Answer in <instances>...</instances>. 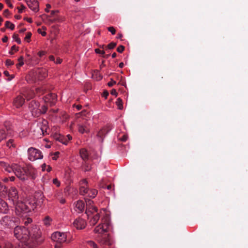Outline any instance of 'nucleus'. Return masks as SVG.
<instances>
[{"label":"nucleus","mask_w":248,"mask_h":248,"mask_svg":"<svg viewBox=\"0 0 248 248\" xmlns=\"http://www.w3.org/2000/svg\"><path fill=\"white\" fill-rule=\"evenodd\" d=\"M34 95V93L32 91H30L29 92L28 94L25 95V96L26 97V98H27V100H29V99H30L31 98H32V97H33Z\"/></svg>","instance_id":"72a5a7b5"},{"label":"nucleus","mask_w":248,"mask_h":248,"mask_svg":"<svg viewBox=\"0 0 248 248\" xmlns=\"http://www.w3.org/2000/svg\"><path fill=\"white\" fill-rule=\"evenodd\" d=\"M95 52L97 54H100L101 55L105 54V51L104 50H101L98 48H96L95 49Z\"/></svg>","instance_id":"a18cd8bd"},{"label":"nucleus","mask_w":248,"mask_h":248,"mask_svg":"<svg viewBox=\"0 0 248 248\" xmlns=\"http://www.w3.org/2000/svg\"><path fill=\"white\" fill-rule=\"evenodd\" d=\"M44 99L45 102L53 105L57 99V95L54 93H49L44 97Z\"/></svg>","instance_id":"a211bd4d"},{"label":"nucleus","mask_w":248,"mask_h":248,"mask_svg":"<svg viewBox=\"0 0 248 248\" xmlns=\"http://www.w3.org/2000/svg\"><path fill=\"white\" fill-rule=\"evenodd\" d=\"M51 238L56 242L55 248H61L62 244L66 241L67 235L64 232H56L52 234Z\"/></svg>","instance_id":"39448f33"},{"label":"nucleus","mask_w":248,"mask_h":248,"mask_svg":"<svg viewBox=\"0 0 248 248\" xmlns=\"http://www.w3.org/2000/svg\"><path fill=\"white\" fill-rule=\"evenodd\" d=\"M89 214L90 216L93 215V216L91 217V219L90 220V225L94 226L97 223V222L99 220L100 217V214L99 213L97 212V211H96V212H94L93 214H91V213H90Z\"/></svg>","instance_id":"4be33fe9"},{"label":"nucleus","mask_w":248,"mask_h":248,"mask_svg":"<svg viewBox=\"0 0 248 248\" xmlns=\"http://www.w3.org/2000/svg\"><path fill=\"white\" fill-rule=\"evenodd\" d=\"M53 183L56 185L57 186H59L60 185V182L57 178L54 179L53 180Z\"/></svg>","instance_id":"c03bdc74"},{"label":"nucleus","mask_w":248,"mask_h":248,"mask_svg":"<svg viewBox=\"0 0 248 248\" xmlns=\"http://www.w3.org/2000/svg\"><path fill=\"white\" fill-rule=\"evenodd\" d=\"M124 46L121 45L119 46L117 48V51L119 53H122L124 50Z\"/></svg>","instance_id":"a19ab883"},{"label":"nucleus","mask_w":248,"mask_h":248,"mask_svg":"<svg viewBox=\"0 0 248 248\" xmlns=\"http://www.w3.org/2000/svg\"><path fill=\"white\" fill-rule=\"evenodd\" d=\"M58 13V11H52L51 12V16H54V18L53 19L50 20V22L51 23L55 22L57 21H59V19L57 17H55V14L56 13Z\"/></svg>","instance_id":"cd10ccee"},{"label":"nucleus","mask_w":248,"mask_h":248,"mask_svg":"<svg viewBox=\"0 0 248 248\" xmlns=\"http://www.w3.org/2000/svg\"><path fill=\"white\" fill-rule=\"evenodd\" d=\"M14 205H15V212L17 215H20L22 213H26L33 210V205H31L29 200L25 202L18 200Z\"/></svg>","instance_id":"7ed1b4c3"},{"label":"nucleus","mask_w":248,"mask_h":248,"mask_svg":"<svg viewBox=\"0 0 248 248\" xmlns=\"http://www.w3.org/2000/svg\"><path fill=\"white\" fill-rule=\"evenodd\" d=\"M88 182L86 179H83L80 182V187L79 188V193L82 195H88L89 192L88 188L87 187Z\"/></svg>","instance_id":"2eb2a0df"},{"label":"nucleus","mask_w":248,"mask_h":248,"mask_svg":"<svg viewBox=\"0 0 248 248\" xmlns=\"http://www.w3.org/2000/svg\"><path fill=\"white\" fill-rule=\"evenodd\" d=\"M8 133H6L5 130L4 129H0V142L6 139V137L7 136Z\"/></svg>","instance_id":"bb28decb"},{"label":"nucleus","mask_w":248,"mask_h":248,"mask_svg":"<svg viewBox=\"0 0 248 248\" xmlns=\"http://www.w3.org/2000/svg\"><path fill=\"white\" fill-rule=\"evenodd\" d=\"M40 112V115L42 114H45L47 110V107L46 105H43L41 107V109H39Z\"/></svg>","instance_id":"473e14b6"},{"label":"nucleus","mask_w":248,"mask_h":248,"mask_svg":"<svg viewBox=\"0 0 248 248\" xmlns=\"http://www.w3.org/2000/svg\"><path fill=\"white\" fill-rule=\"evenodd\" d=\"M90 125L89 123L88 122H85L84 123L80 124H78V129L79 132L81 134H83L84 133H89L90 130L88 128V126Z\"/></svg>","instance_id":"6ab92c4d"},{"label":"nucleus","mask_w":248,"mask_h":248,"mask_svg":"<svg viewBox=\"0 0 248 248\" xmlns=\"http://www.w3.org/2000/svg\"><path fill=\"white\" fill-rule=\"evenodd\" d=\"M59 154V152H56L55 155H54V156L52 157V159L53 160H56L57 159V155Z\"/></svg>","instance_id":"69168bd1"},{"label":"nucleus","mask_w":248,"mask_h":248,"mask_svg":"<svg viewBox=\"0 0 248 248\" xmlns=\"http://www.w3.org/2000/svg\"><path fill=\"white\" fill-rule=\"evenodd\" d=\"M5 27L7 28H9L11 30H14L15 29V25L13 23H11L10 21H6L5 24Z\"/></svg>","instance_id":"2f4dec72"},{"label":"nucleus","mask_w":248,"mask_h":248,"mask_svg":"<svg viewBox=\"0 0 248 248\" xmlns=\"http://www.w3.org/2000/svg\"><path fill=\"white\" fill-rule=\"evenodd\" d=\"M29 8L36 12L39 10V4L37 0H26Z\"/></svg>","instance_id":"dca6fc26"},{"label":"nucleus","mask_w":248,"mask_h":248,"mask_svg":"<svg viewBox=\"0 0 248 248\" xmlns=\"http://www.w3.org/2000/svg\"><path fill=\"white\" fill-rule=\"evenodd\" d=\"M128 139V136L126 135H124L121 138V140L123 141H125Z\"/></svg>","instance_id":"864d4df0"},{"label":"nucleus","mask_w":248,"mask_h":248,"mask_svg":"<svg viewBox=\"0 0 248 248\" xmlns=\"http://www.w3.org/2000/svg\"><path fill=\"white\" fill-rule=\"evenodd\" d=\"M110 93L112 94V95H115L116 96H117V91L115 89H113L112 90H111V92H110Z\"/></svg>","instance_id":"5fc2aeb1"},{"label":"nucleus","mask_w":248,"mask_h":248,"mask_svg":"<svg viewBox=\"0 0 248 248\" xmlns=\"http://www.w3.org/2000/svg\"><path fill=\"white\" fill-rule=\"evenodd\" d=\"M24 58L23 56H20L18 59V61L19 62L18 63L16 64V67L18 69L20 68V67L23 65L24 64Z\"/></svg>","instance_id":"c756f323"},{"label":"nucleus","mask_w":248,"mask_h":248,"mask_svg":"<svg viewBox=\"0 0 248 248\" xmlns=\"http://www.w3.org/2000/svg\"><path fill=\"white\" fill-rule=\"evenodd\" d=\"M62 62V59H61L59 58H57L56 61H55V62L56 64H60V63H61Z\"/></svg>","instance_id":"052dcab7"},{"label":"nucleus","mask_w":248,"mask_h":248,"mask_svg":"<svg viewBox=\"0 0 248 248\" xmlns=\"http://www.w3.org/2000/svg\"><path fill=\"white\" fill-rule=\"evenodd\" d=\"M76 210L78 213L84 211L85 208L84 202L82 200L78 201L75 204Z\"/></svg>","instance_id":"412c9836"},{"label":"nucleus","mask_w":248,"mask_h":248,"mask_svg":"<svg viewBox=\"0 0 248 248\" xmlns=\"http://www.w3.org/2000/svg\"><path fill=\"white\" fill-rule=\"evenodd\" d=\"M8 211L7 203L3 200L0 199V212L6 214Z\"/></svg>","instance_id":"5701e85b"},{"label":"nucleus","mask_w":248,"mask_h":248,"mask_svg":"<svg viewBox=\"0 0 248 248\" xmlns=\"http://www.w3.org/2000/svg\"><path fill=\"white\" fill-rule=\"evenodd\" d=\"M46 52L44 51H40L38 52V54L40 57H42L43 55H45Z\"/></svg>","instance_id":"4d7b16f0"},{"label":"nucleus","mask_w":248,"mask_h":248,"mask_svg":"<svg viewBox=\"0 0 248 248\" xmlns=\"http://www.w3.org/2000/svg\"><path fill=\"white\" fill-rule=\"evenodd\" d=\"M14 165H13L11 167H8L6 168V170L9 172H10L11 171H13L14 172Z\"/></svg>","instance_id":"3c124183"},{"label":"nucleus","mask_w":248,"mask_h":248,"mask_svg":"<svg viewBox=\"0 0 248 248\" xmlns=\"http://www.w3.org/2000/svg\"><path fill=\"white\" fill-rule=\"evenodd\" d=\"M14 64V62L13 61H11V60L10 59H7L6 61V65L7 66H11V65H12Z\"/></svg>","instance_id":"37998d69"},{"label":"nucleus","mask_w":248,"mask_h":248,"mask_svg":"<svg viewBox=\"0 0 248 248\" xmlns=\"http://www.w3.org/2000/svg\"><path fill=\"white\" fill-rule=\"evenodd\" d=\"M13 37L14 39H15V41L19 44L21 43V40L18 37V35L16 34H14L13 36Z\"/></svg>","instance_id":"ea45409f"},{"label":"nucleus","mask_w":248,"mask_h":248,"mask_svg":"<svg viewBox=\"0 0 248 248\" xmlns=\"http://www.w3.org/2000/svg\"><path fill=\"white\" fill-rule=\"evenodd\" d=\"M79 154L81 157L84 161L88 160L89 153L86 149L82 148L80 149Z\"/></svg>","instance_id":"b1692460"},{"label":"nucleus","mask_w":248,"mask_h":248,"mask_svg":"<svg viewBox=\"0 0 248 248\" xmlns=\"http://www.w3.org/2000/svg\"><path fill=\"white\" fill-rule=\"evenodd\" d=\"M15 237L26 247L31 248L40 244L44 241L40 228L33 225L31 228L16 226L14 230Z\"/></svg>","instance_id":"f257e3e1"},{"label":"nucleus","mask_w":248,"mask_h":248,"mask_svg":"<svg viewBox=\"0 0 248 248\" xmlns=\"http://www.w3.org/2000/svg\"><path fill=\"white\" fill-rule=\"evenodd\" d=\"M59 140L64 144H67V140L65 137L60 136L59 138Z\"/></svg>","instance_id":"c9c22d12"},{"label":"nucleus","mask_w":248,"mask_h":248,"mask_svg":"<svg viewBox=\"0 0 248 248\" xmlns=\"http://www.w3.org/2000/svg\"><path fill=\"white\" fill-rule=\"evenodd\" d=\"M31 32H28L26 33V36L25 37V40L27 41L28 42H30V38L31 36Z\"/></svg>","instance_id":"e433bc0d"},{"label":"nucleus","mask_w":248,"mask_h":248,"mask_svg":"<svg viewBox=\"0 0 248 248\" xmlns=\"http://www.w3.org/2000/svg\"><path fill=\"white\" fill-rule=\"evenodd\" d=\"M38 31L39 33L41 34L43 36H45L46 34V32L45 31H42L41 29H39L38 30Z\"/></svg>","instance_id":"6e6d98bb"},{"label":"nucleus","mask_w":248,"mask_h":248,"mask_svg":"<svg viewBox=\"0 0 248 248\" xmlns=\"http://www.w3.org/2000/svg\"><path fill=\"white\" fill-rule=\"evenodd\" d=\"M3 15L6 16V17H7L9 15V11L8 10V9H6L4 11H3Z\"/></svg>","instance_id":"603ef678"},{"label":"nucleus","mask_w":248,"mask_h":248,"mask_svg":"<svg viewBox=\"0 0 248 248\" xmlns=\"http://www.w3.org/2000/svg\"><path fill=\"white\" fill-rule=\"evenodd\" d=\"M8 39V38L7 36H5L2 39V41L3 42H6Z\"/></svg>","instance_id":"338daca9"},{"label":"nucleus","mask_w":248,"mask_h":248,"mask_svg":"<svg viewBox=\"0 0 248 248\" xmlns=\"http://www.w3.org/2000/svg\"><path fill=\"white\" fill-rule=\"evenodd\" d=\"M0 223L5 228H11L18 224V219L16 217L5 216L0 219Z\"/></svg>","instance_id":"423d86ee"},{"label":"nucleus","mask_w":248,"mask_h":248,"mask_svg":"<svg viewBox=\"0 0 248 248\" xmlns=\"http://www.w3.org/2000/svg\"><path fill=\"white\" fill-rule=\"evenodd\" d=\"M116 81H115L114 80H113L112 78L111 79V81L110 82H109L108 83V85L109 87H111L113 85L115 84H116Z\"/></svg>","instance_id":"8fccbe9b"},{"label":"nucleus","mask_w":248,"mask_h":248,"mask_svg":"<svg viewBox=\"0 0 248 248\" xmlns=\"http://www.w3.org/2000/svg\"><path fill=\"white\" fill-rule=\"evenodd\" d=\"M28 159L31 161L42 159L43 157L42 152L38 149L30 147L28 150Z\"/></svg>","instance_id":"0eeeda50"},{"label":"nucleus","mask_w":248,"mask_h":248,"mask_svg":"<svg viewBox=\"0 0 248 248\" xmlns=\"http://www.w3.org/2000/svg\"><path fill=\"white\" fill-rule=\"evenodd\" d=\"M8 197L9 200L13 202V204H15L16 202L18 200V192L16 188L14 187H11L8 191Z\"/></svg>","instance_id":"f8f14e48"},{"label":"nucleus","mask_w":248,"mask_h":248,"mask_svg":"<svg viewBox=\"0 0 248 248\" xmlns=\"http://www.w3.org/2000/svg\"><path fill=\"white\" fill-rule=\"evenodd\" d=\"M73 225L77 229L82 230L85 228L86 222L81 218H78L74 220Z\"/></svg>","instance_id":"4468645a"},{"label":"nucleus","mask_w":248,"mask_h":248,"mask_svg":"<svg viewBox=\"0 0 248 248\" xmlns=\"http://www.w3.org/2000/svg\"><path fill=\"white\" fill-rule=\"evenodd\" d=\"M29 108L34 117H39L40 116V111L39 110V103L35 100H32L29 105Z\"/></svg>","instance_id":"9d476101"},{"label":"nucleus","mask_w":248,"mask_h":248,"mask_svg":"<svg viewBox=\"0 0 248 248\" xmlns=\"http://www.w3.org/2000/svg\"><path fill=\"white\" fill-rule=\"evenodd\" d=\"M97 194V191L95 189H89L88 196L91 198H94Z\"/></svg>","instance_id":"a878e982"},{"label":"nucleus","mask_w":248,"mask_h":248,"mask_svg":"<svg viewBox=\"0 0 248 248\" xmlns=\"http://www.w3.org/2000/svg\"><path fill=\"white\" fill-rule=\"evenodd\" d=\"M108 131L109 130H108L106 128H103L98 132L96 137L99 142L101 143L103 142L105 136L108 132Z\"/></svg>","instance_id":"aec40b11"},{"label":"nucleus","mask_w":248,"mask_h":248,"mask_svg":"<svg viewBox=\"0 0 248 248\" xmlns=\"http://www.w3.org/2000/svg\"><path fill=\"white\" fill-rule=\"evenodd\" d=\"M86 202V212L85 213L87 214L88 218H89L90 214L91 213V214H93L94 212H96L97 210V208L96 207L94 206L93 205V201L85 199Z\"/></svg>","instance_id":"9b49d317"},{"label":"nucleus","mask_w":248,"mask_h":248,"mask_svg":"<svg viewBox=\"0 0 248 248\" xmlns=\"http://www.w3.org/2000/svg\"><path fill=\"white\" fill-rule=\"evenodd\" d=\"M44 200V196L41 192H38L35 193L34 197L30 200L31 205H33V210L36 207H41Z\"/></svg>","instance_id":"6e6552de"},{"label":"nucleus","mask_w":248,"mask_h":248,"mask_svg":"<svg viewBox=\"0 0 248 248\" xmlns=\"http://www.w3.org/2000/svg\"><path fill=\"white\" fill-rule=\"evenodd\" d=\"M37 125L41 131L42 135H45L48 134V122L46 120L42 119L38 123Z\"/></svg>","instance_id":"ddd939ff"},{"label":"nucleus","mask_w":248,"mask_h":248,"mask_svg":"<svg viewBox=\"0 0 248 248\" xmlns=\"http://www.w3.org/2000/svg\"><path fill=\"white\" fill-rule=\"evenodd\" d=\"M117 45V44L114 42H111L109 43L108 45L106 47V48L109 49H112L114 48Z\"/></svg>","instance_id":"f704fd0d"},{"label":"nucleus","mask_w":248,"mask_h":248,"mask_svg":"<svg viewBox=\"0 0 248 248\" xmlns=\"http://www.w3.org/2000/svg\"><path fill=\"white\" fill-rule=\"evenodd\" d=\"M13 103L16 108H19L24 104L25 99L23 96L19 95L15 98Z\"/></svg>","instance_id":"f3484780"},{"label":"nucleus","mask_w":248,"mask_h":248,"mask_svg":"<svg viewBox=\"0 0 248 248\" xmlns=\"http://www.w3.org/2000/svg\"><path fill=\"white\" fill-rule=\"evenodd\" d=\"M52 219L49 216H46L43 219L44 224L46 226H49L51 224Z\"/></svg>","instance_id":"393cba45"},{"label":"nucleus","mask_w":248,"mask_h":248,"mask_svg":"<svg viewBox=\"0 0 248 248\" xmlns=\"http://www.w3.org/2000/svg\"><path fill=\"white\" fill-rule=\"evenodd\" d=\"M4 248H13V246L11 243L7 242L5 244Z\"/></svg>","instance_id":"49530a36"},{"label":"nucleus","mask_w":248,"mask_h":248,"mask_svg":"<svg viewBox=\"0 0 248 248\" xmlns=\"http://www.w3.org/2000/svg\"><path fill=\"white\" fill-rule=\"evenodd\" d=\"M5 2L8 5L9 7L11 8L13 7V4L10 3V0H5Z\"/></svg>","instance_id":"13d9d810"},{"label":"nucleus","mask_w":248,"mask_h":248,"mask_svg":"<svg viewBox=\"0 0 248 248\" xmlns=\"http://www.w3.org/2000/svg\"><path fill=\"white\" fill-rule=\"evenodd\" d=\"M13 169L16 177L22 181L27 179L28 175L31 173V170L28 167H22L17 164H14Z\"/></svg>","instance_id":"20e7f679"},{"label":"nucleus","mask_w":248,"mask_h":248,"mask_svg":"<svg viewBox=\"0 0 248 248\" xmlns=\"http://www.w3.org/2000/svg\"><path fill=\"white\" fill-rule=\"evenodd\" d=\"M49 59L50 61H53L55 62V58L53 56V55H50L49 57Z\"/></svg>","instance_id":"774afa93"},{"label":"nucleus","mask_w":248,"mask_h":248,"mask_svg":"<svg viewBox=\"0 0 248 248\" xmlns=\"http://www.w3.org/2000/svg\"><path fill=\"white\" fill-rule=\"evenodd\" d=\"M46 8L45 9V11L46 12H49V9L50 8L51 5L49 4H47L46 5Z\"/></svg>","instance_id":"680f3d73"},{"label":"nucleus","mask_w":248,"mask_h":248,"mask_svg":"<svg viewBox=\"0 0 248 248\" xmlns=\"http://www.w3.org/2000/svg\"><path fill=\"white\" fill-rule=\"evenodd\" d=\"M17 9L18 13H21L23 12V10L25 8V7L23 5H21L20 7H18Z\"/></svg>","instance_id":"de8ad7c7"},{"label":"nucleus","mask_w":248,"mask_h":248,"mask_svg":"<svg viewBox=\"0 0 248 248\" xmlns=\"http://www.w3.org/2000/svg\"><path fill=\"white\" fill-rule=\"evenodd\" d=\"M109 225V218L108 217H106L102 219L101 223L96 227L94 230L95 233L99 234L96 238L97 241L102 245L111 246L112 245L113 241L109 235L105 233L108 232Z\"/></svg>","instance_id":"f03ea898"},{"label":"nucleus","mask_w":248,"mask_h":248,"mask_svg":"<svg viewBox=\"0 0 248 248\" xmlns=\"http://www.w3.org/2000/svg\"><path fill=\"white\" fill-rule=\"evenodd\" d=\"M65 138L67 139V142L72 140V136L70 135H66V136L65 137Z\"/></svg>","instance_id":"0e129e2a"},{"label":"nucleus","mask_w":248,"mask_h":248,"mask_svg":"<svg viewBox=\"0 0 248 248\" xmlns=\"http://www.w3.org/2000/svg\"><path fill=\"white\" fill-rule=\"evenodd\" d=\"M47 74L45 69H38L29 75L32 82H35L38 80H41L46 77Z\"/></svg>","instance_id":"1a4fd4ad"},{"label":"nucleus","mask_w":248,"mask_h":248,"mask_svg":"<svg viewBox=\"0 0 248 248\" xmlns=\"http://www.w3.org/2000/svg\"><path fill=\"white\" fill-rule=\"evenodd\" d=\"M18 47L16 46V45L13 46H12V47H11V50L12 51H14H14H18Z\"/></svg>","instance_id":"bf43d9fd"},{"label":"nucleus","mask_w":248,"mask_h":248,"mask_svg":"<svg viewBox=\"0 0 248 248\" xmlns=\"http://www.w3.org/2000/svg\"><path fill=\"white\" fill-rule=\"evenodd\" d=\"M108 30L109 31H110L112 34H114L116 33V30L113 27H109L108 28Z\"/></svg>","instance_id":"79ce46f5"},{"label":"nucleus","mask_w":248,"mask_h":248,"mask_svg":"<svg viewBox=\"0 0 248 248\" xmlns=\"http://www.w3.org/2000/svg\"><path fill=\"white\" fill-rule=\"evenodd\" d=\"M94 73L96 75H98V78H97V80H101L102 78L103 77L101 75H100L99 71L98 70L94 71Z\"/></svg>","instance_id":"09e8293b"},{"label":"nucleus","mask_w":248,"mask_h":248,"mask_svg":"<svg viewBox=\"0 0 248 248\" xmlns=\"http://www.w3.org/2000/svg\"><path fill=\"white\" fill-rule=\"evenodd\" d=\"M6 145L10 148L11 147L15 148L16 146V144L15 143V141L13 139H10L7 142Z\"/></svg>","instance_id":"c85d7f7f"},{"label":"nucleus","mask_w":248,"mask_h":248,"mask_svg":"<svg viewBox=\"0 0 248 248\" xmlns=\"http://www.w3.org/2000/svg\"><path fill=\"white\" fill-rule=\"evenodd\" d=\"M88 244L89 246H90L92 248H96V247L97 246V244L92 241H88Z\"/></svg>","instance_id":"58836bf2"},{"label":"nucleus","mask_w":248,"mask_h":248,"mask_svg":"<svg viewBox=\"0 0 248 248\" xmlns=\"http://www.w3.org/2000/svg\"><path fill=\"white\" fill-rule=\"evenodd\" d=\"M108 95V92L107 91H105L103 93V96L106 98Z\"/></svg>","instance_id":"e2e57ef3"},{"label":"nucleus","mask_w":248,"mask_h":248,"mask_svg":"<svg viewBox=\"0 0 248 248\" xmlns=\"http://www.w3.org/2000/svg\"><path fill=\"white\" fill-rule=\"evenodd\" d=\"M31 222L32 219L31 218L28 217L24 220V224L25 226H27L29 224L31 223Z\"/></svg>","instance_id":"4c0bfd02"},{"label":"nucleus","mask_w":248,"mask_h":248,"mask_svg":"<svg viewBox=\"0 0 248 248\" xmlns=\"http://www.w3.org/2000/svg\"><path fill=\"white\" fill-rule=\"evenodd\" d=\"M116 104L119 109H122L123 108V101L120 98H118L117 99Z\"/></svg>","instance_id":"7c9ffc66"}]
</instances>
